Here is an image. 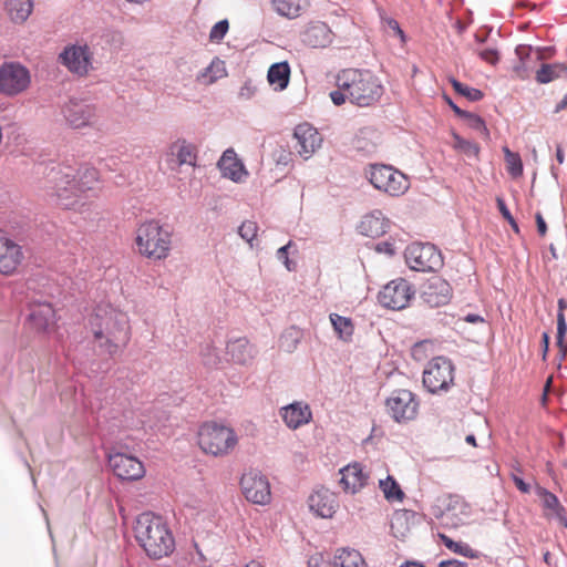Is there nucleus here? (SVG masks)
<instances>
[{
  "label": "nucleus",
  "mask_w": 567,
  "mask_h": 567,
  "mask_svg": "<svg viewBox=\"0 0 567 567\" xmlns=\"http://www.w3.org/2000/svg\"><path fill=\"white\" fill-rule=\"evenodd\" d=\"M109 464L121 480L136 481L144 476L145 470L140 460L123 453L110 455Z\"/></svg>",
  "instance_id": "obj_17"
},
{
  "label": "nucleus",
  "mask_w": 567,
  "mask_h": 567,
  "mask_svg": "<svg viewBox=\"0 0 567 567\" xmlns=\"http://www.w3.org/2000/svg\"><path fill=\"white\" fill-rule=\"evenodd\" d=\"M450 83L452 84L456 93L466 97L471 102L481 101L484 96L481 90L463 84L462 82L457 81L454 78L450 79Z\"/></svg>",
  "instance_id": "obj_42"
},
{
  "label": "nucleus",
  "mask_w": 567,
  "mask_h": 567,
  "mask_svg": "<svg viewBox=\"0 0 567 567\" xmlns=\"http://www.w3.org/2000/svg\"><path fill=\"white\" fill-rule=\"evenodd\" d=\"M257 231L258 226L252 220L244 221L238 229L240 237L249 244H251L252 240L257 237Z\"/></svg>",
  "instance_id": "obj_46"
},
{
  "label": "nucleus",
  "mask_w": 567,
  "mask_h": 567,
  "mask_svg": "<svg viewBox=\"0 0 567 567\" xmlns=\"http://www.w3.org/2000/svg\"><path fill=\"white\" fill-rule=\"evenodd\" d=\"M414 293L411 284L403 278H399L383 287L379 293V301L385 308L401 310L410 305Z\"/></svg>",
  "instance_id": "obj_11"
},
{
  "label": "nucleus",
  "mask_w": 567,
  "mask_h": 567,
  "mask_svg": "<svg viewBox=\"0 0 567 567\" xmlns=\"http://www.w3.org/2000/svg\"><path fill=\"white\" fill-rule=\"evenodd\" d=\"M508 224L511 225L512 229L515 231V233H519V227L516 223V220L514 219V217H512L511 219L507 220Z\"/></svg>",
  "instance_id": "obj_60"
},
{
  "label": "nucleus",
  "mask_w": 567,
  "mask_h": 567,
  "mask_svg": "<svg viewBox=\"0 0 567 567\" xmlns=\"http://www.w3.org/2000/svg\"><path fill=\"white\" fill-rule=\"evenodd\" d=\"M455 368L445 357H435L423 371V384L432 393L447 391L454 384Z\"/></svg>",
  "instance_id": "obj_8"
},
{
  "label": "nucleus",
  "mask_w": 567,
  "mask_h": 567,
  "mask_svg": "<svg viewBox=\"0 0 567 567\" xmlns=\"http://www.w3.org/2000/svg\"><path fill=\"white\" fill-rule=\"evenodd\" d=\"M567 109V94L563 97V100L557 105V111Z\"/></svg>",
  "instance_id": "obj_61"
},
{
  "label": "nucleus",
  "mask_w": 567,
  "mask_h": 567,
  "mask_svg": "<svg viewBox=\"0 0 567 567\" xmlns=\"http://www.w3.org/2000/svg\"><path fill=\"white\" fill-rule=\"evenodd\" d=\"M61 63L78 75H86L91 68V52L87 45H68L60 53Z\"/></svg>",
  "instance_id": "obj_16"
},
{
  "label": "nucleus",
  "mask_w": 567,
  "mask_h": 567,
  "mask_svg": "<svg viewBox=\"0 0 567 567\" xmlns=\"http://www.w3.org/2000/svg\"><path fill=\"white\" fill-rule=\"evenodd\" d=\"M465 441H466V443L471 444L474 447L477 445L476 444V439H475V436L473 434L467 435Z\"/></svg>",
  "instance_id": "obj_63"
},
{
  "label": "nucleus",
  "mask_w": 567,
  "mask_h": 567,
  "mask_svg": "<svg viewBox=\"0 0 567 567\" xmlns=\"http://www.w3.org/2000/svg\"><path fill=\"white\" fill-rule=\"evenodd\" d=\"M135 539L146 556L157 560L175 550V537L168 523L159 515L145 512L138 515L134 526Z\"/></svg>",
  "instance_id": "obj_4"
},
{
  "label": "nucleus",
  "mask_w": 567,
  "mask_h": 567,
  "mask_svg": "<svg viewBox=\"0 0 567 567\" xmlns=\"http://www.w3.org/2000/svg\"><path fill=\"white\" fill-rule=\"evenodd\" d=\"M558 313H557V346L563 344L567 333V323L564 311L567 309V301L564 298L558 300Z\"/></svg>",
  "instance_id": "obj_44"
},
{
  "label": "nucleus",
  "mask_w": 567,
  "mask_h": 567,
  "mask_svg": "<svg viewBox=\"0 0 567 567\" xmlns=\"http://www.w3.org/2000/svg\"><path fill=\"white\" fill-rule=\"evenodd\" d=\"M452 297V289L450 284L440 278H431L424 286L422 291V299L430 307H441L449 303Z\"/></svg>",
  "instance_id": "obj_21"
},
{
  "label": "nucleus",
  "mask_w": 567,
  "mask_h": 567,
  "mask_svg": "<svg viewBox=\"0 0 567 567\" xmlns=\"http://www.w3.org/2000/svg\"><path fill=\"white\" fill-rule=\"evenodd\" d=\"M440 538L444 546L451 551L464 557H474L473 549L467 544L462 542H454L452 538L444 534H440Z\"/></svg>",
  "instance_id": "obj_43"
},
{
  "label": "nucleus",
  "mask_w": 567,
  "mask_h": 567,
  "mask_svg": "<svg viewBox=\"0 0 567 567\" xmlns=\"http://www.w3.org/2000/svg\"><path fill=\"white\" fill-rule=\"evenodd\" d=\"M470 512V505L461 497H451L446 509L442 514V523L447 527L456 528L465 523Z\"/></svg>",
  "instance_id": "obj_27"
},
{
  "label": "nucleus",
  "mask_w": 567,
  "mask_h": 567,
  "mask_svg": "<svg viewBox=\"0 0 567 567\" xmlns=\"http://www.w3.org/2000/svg\"><path fill=\"white\" fill-rule=\"evenodd\" d=\"M564 75L567 76V65L561 63L543 64L536 72V81L546 84Z\"/></svg>",
  "instance_id": "obj_36"
},
{
  "label": "nucleus",
  "mask_w": 567,
  "mask_h": 567,
  "mask_svg": "<svg viewBox=\"0 0 567 567\" xmlns=\"http://www.w3.org/2000/svg\"><path fill=\"white\" fill-rule=\"evenodd\" d=\"M227 75L225 62L214 59L212 63L197 75V82L203 85H210Z\"/></svg>",
  "instance_id": "obj_34"
},
{
  "label": "nucleus",
  "mask_w": 567,
  "mask_h": 567,
  "mask_svg": "<svg viewBox=\"0 0 567 567\" xmlns=\"http://www.w3.org/2000/svg\"><path fill=\"white\" fill-rule=\"evenodd\" d=\"M504 158L508 174L514 177L523 175V162L518 153L512 152L507 146L503 147Z\"/></svg>",
  "instance_id": "obj_39"
},
{
  "label": "nucleus",
  "mask_w": 567,
  "mask_h": 567,
  "mask_svg": "<svg viewBox=\"0 0 567 567\" xmlns=\"http://www.w3.org/2000/svg\"><path fill=\"white\" fill-rule=\"evenodd\" d=\"M293 137L296 140V151L306 159L316 152L322 141L319 132L307 123L296 127Z\"/></svg>",
  "instance_id": "obj_20"
},
{
  "label": "nucleus",
  "mask_w": 567,
  "mask_h": 567,
  "mask_svg": "<svg viewBox=\"0 0 567 567\" xmlns=\"http://www.w3.org/2000/svg\"><path fill=\"white\" fill-rule=\"evenodd\" d=\"M301 41L311 48H326L333 41V32L322 21L308 22L300 32Z\"/></svg>",
  "instance_id": "obj_18"
},
{
  "label": "nucleus",
  "mask_w": 567,
  "mask_h": 567,
  "mask_svg": "<svg viewBox=\"0 0 567 567\" xmlns=\"http://www.w3.org/2000/svg\"><path fill=\"white\" fill-rule=\"evenodd\" d=\"M287 336L285 334L281 339V347H284L287 351H292L295 348H296V340L291 343V344H287L286 346V342H287Z\"/></svg>",
  "instance_id": "obj_59"
},
{
  "label": "nucleus",
  "mask_w": 567,
  "mask_h": 567,
  "mask_svg": "<svg viewBox=\"0 0 567 567\" xmlns=\"http://www.w3.org/2000/svg\"><path fill=\"white\" fill-rule=\"evenodd\" d=\"M382 22L384 23V25L386 28H389L394 34L399 35L402 40V42H405V35H404V32L403 30L400 28V24L399 22L393 19V18H389V17H383L382 18Z\"/></svg>",
  "instance_id": "obj_48"
},
{
  "label": "nucleus",
  "mask_w": 567,
  "mask_h": 567,
  "mask_svg": "<svg viewBox=\"0 0 567 567\" xmlns=\"http://www.w3.org/2000/svg\"><path fill=\"white\" fill-rule=\"evenodd\" d=\"M334 567H368L360 551L349 548H340L333 557Z\"/></svg>",
  "instance_id": "obj_33"
},
{
  "label": "nucleus",
  "mask_w": 567,
  "mask_h": 567,
  "mask_svg": "<svg viewBox=\"0 0 567 567\" xmlns=\"http://www.w3.org/2000/svg\"><path fill=\"white\" fill-rule=\"evenodd\" d=\"M496 203H497V207H498L499 213L502 214V216H503L506 220L511 219L513 216H512L511 212L508 210V208H507V206H506V204H505L504 199H503V198H501V197H497V198H496Z\"/></svg>",
  "instance_id": "obj_54"
},
{
  "label": "nucleus",
  "mask_w": 567,
  "mask_h": 567,
  "mask_svg": "<svg viewBox=\"0 0 567 567\" xmlns=\"http://www.w3.org/2000/svg\"><path fill=\"white\" fill-rule=\"evenodd\" d=\"M229 28L227 20L217 22L210 30L209 39L213 42H219L227 33Z\"/></svg>",
  "instance_id": "obj_47"
},
{
  "label": "nucleus",
  "mask_w": 567,
  "mask_h": 567,
  "mask_svg": "<svg viewBox=\"0 0 567 567\" xmlns=\"http://www.w3.org/2000/svg\"><path fill=\"white\" fill-rule=\"evenodd\" d=\"M66 122L74 128H82L92 124L95 117V107L83 102L68 103L63 110Z\"/></svg>",
  "instance_id": "obj_24"
},
{
  "label": "nucleus",
  "mask_w": 567,
  "mask_h": 567,
  "mask_svg": "<svg viewBox=\"0 0 567 567\" xmlns=\"http://www.w3.org/2000/svg\"><path fill=\"white\" fill-rule=\"evenodd\" d=\"M478 55L483 61H485L492 65H495L499 60L497 50H495L493 48H487V49L480 51Z\"/></svg>",
  "instance_id": "obj_49"
},
{
  "label": "nucleus",
  "mask_w": 567,
  "mask_h": 567,
  "mask_svg": "<svg viewBox=\"0 0 567 567\" xmlns=\"http://www.w3.org/2000/svg\"><path fill=\"white\" fill-rule=\"evenodd\" d=\"M556 159L558 164H563L565 162V153L560 145L556 147Z\"/></svg>",
  "instance_id": "obj_58"
},
{
  "label": "nucleus",
  "mask_w": 567,
  "mask_h": 567,
  "mask_svg": "<svg viewBox=\"0 0 567 567\" xmlns=\"http://www.w3.org/2000/svg\"><path fill=\"white\" fill-rule=\"evenodd\" d=\"M536 225H537V231L539 236L544 237L547 234V225L545 223V219L540 213H537L535 215Z\"/></svg>",
  "instance_id": "obj_53"
},
{
  "label": "nucleus",
  "mask_w": 567,
  "mask_h": 567,
  "mask_svg": "<svg viewBox=\"0 0 567 567\" xmlns=\"http://www.w3.org/2000/svg\"><path fill=\"white\" fill-rule=\"evenodd\" d=\"M388 227L389 220L380 210H375L361 219L358 230L363 236L377 238L384 235Z\"/></svg>",
  "instance_id": "obj_30"
},
{
  "label": "nucleus",
  "mask_w": 567,
  "mask_h": 567,
  "mask_svg": "<svg viewBox=\"0 0 567 567\" xmlns=\"http://www.w3.org/2000/svg\"><path fill=\"white\" fill-rule=\"evenodd\" d=\"M367 176L374 188L390 196L403 195L410 187L408 177L390 165H370Z\"/></svg>",
  "instance_id": "obj_7"
},
{
  "label": "nucleus",
  "mask_w": 567,
  "mask_h": 567,
  "mask_svg": "<svg viewBox=\"0 0 567 567\" xmlns=\"http://www.w3.org/2000/svg\"><path fill=\"white\" fill-rule=\"evenodd\" d=\"M378 134L375 131L370 128H363L355 137V147L359 151L370 153L374 151L377 146Z\"/></svg>",
  "instance_id": "obj_40"
},
{
  "label": "nucleus",
  "mask_w": 567,
  "mask_h": 567,
  "mask_svg": "<svg viewBox=\"0 0 567 567\" xmlns=\"http://www.w3.org/2000/svg\"><path fill=\"white\" fill-rule=\"evenodd\" d=\"M339 474V484L346 493L355 494L368 484L369 474L364 472L359 462L350 463L340 468Z\"/></svg>",
  "instance_id": "obj_19"
},
{
  "label": "nucleus",
  "mask_w": 567,
  "mask_h": 567,
  "mask_svg": "<svg viewBox=\"0 0 567 567\" xmlns=\"http://www.w3.org/2000/svg\"><path fill=\"white\" fill-rule=\"evenodd\" d=\"M134 245L142 257L161 261L171 254L172 234L158 220H145L135 229Z\"/></svg>",
  "instance_id": "obj_5"
},
{
  "label": "nucleus",
  "mask_w": 567,
  "mask_h": 567,
  "mask_svg": "<svg viewBox=\"0 0 567 567\" xmlns=\"http://www.w3.org/2000/svg\"><path fill=\"white\" fill-rule=\"evenodd\" d=\"M240 487L245 498L254 504L267 505L271 501L268 478L257 472H248L241 476Z\"/></svg>",
  "instance_id": "obj_14"
},
{
  "label": "nucleus",
  "mask_w": 567,
  "mask_h": 567,
  "mask_svg": "<svg viewBox=\"0 0 567 567\" xmlns=\"http://www.w3.org/2000/svg\"><path fill=\"white\" fill-rule=\"evenodd\" d=\"M280 413L286 425L292 430L308 424L312 419L310 406L302 402H295L284 406Z\"/></svg>",
  "instance_id": "obj_26"
},
{
  "label": "nucleus",
  "mask_w": 567,
  "mask_h": 567,
  "mask_svg": "<svg viewBox=\"0 0 567 567\" xmlns=\"http://www.w3.org/2000/svg\"><path fill=\"white\" fill-rule=\"evenodd\" d=\"M310 0H270L271 10L286 19H297L309 10Z\"/></svg>",
  "instance_id": "obj_31"
},
{
  "label": "nucleus",
  "mask_w": 567,
  "mask_h": 567,
  "mask_svg": "<svg viewBox=\"0 0 567 567\" xmlns=\"http://www.w3.org/2000/svg\"><path fill=\"white\" fill-rule=\"evenodd\" d=\"M290 246L291 241L277 250V258L284 262V265L289 271L293 270V264L290 261L288 257V249L290 248Z\"/></svg>",
  "instance_id": "obj_50"
},
{
  "label": "nucleus",
  "mask_w": 567,
  "mask_h": 567,
  "mask_svg": "<svg viewBox=\"0 0 567 567\" xmlns=\"http://www.w3.org/2000/svg\"><path fill=\"white\" fill-rule=\"evenodd\" d=\"M447 103L449 105L452 107V110L454 111V113L460 116V117H463L466 113V111H463L461 110L457 105H455L450 99H447Z\"/></svg>",
  "instance_id": "obj_57"
},
{
  "label": "nucleus",
  "mask_w": 567,
  "mask_h": 567,
  "mask_svg": "<svg viewBox=\"0 0 567 567\" xmlns=\"http://www.w3.org/2000/svg\"><path fill=\"white\" fill-rule=\"evenodd\" d=\"M384 94L381 79L368 69L348 68L336 75V90L330 92V99L337 106L346 102L358 107L377 105Z\"/></svg>",
  "instance_id": "obj_2"
},
{
  "label": "nucleus",
  "mask_w": 567,
  "mask_h": 567,
  "mask_svg": "<svg viewBox=\"0 0 567 567\" xmlns=\"http://www.w3.org/2000/svg\"><path fill=\"white\" fill-rule=\"evenodd\" d=\"M198 159L197 146L184 138L171 143L165 153V162L172 172L178 173L183 165L196 167Z\"/></svg>",
  "instance_id": "obj_13"
},
{
  "label": "nucleus",
  "mask_w": 567,
  "mask_h": 567,
  "mask_svg": "<svg viewBox=\"0 0 567 567\" xmlns=\"http://www.w3.org/2000/svg\"><path fill=\"white\" fill-rule=\"evenodd\" d=\"M267 80L276 91H284L290 80V66L288 62H278L272 64L267 73Z\"/></svg>",
  "instance_id": "obj_32"
},
{
  "label": "nucleus",
  "mask_w": 567,
  "mask_h": 567,
  "mask_svg": "<svg viewBox=\"0 0 567 567\" xmlns=\"http://www.w3.org/2000/svg\"><path fill=\"white\" fill-rule=\"evenodd\" d=\"M404 256L406 264L415 271H436L443 266L441 251L429 243L411 244Z\"/></svg>",
  "instance_id": "obj_9"
},
{
  "label": "nucleus",
  "mask_w": 567,
  "mask_h": 567,
  "mask_svg": "<svg viewBox=\"0 0 567 567\" xmlns=\"http://www.w3.org/2000/svg\"><path fill=\"white\" fill-rule=\"evenodd\" d=\"M33 3L31 0H6V9L14 22H23L31 14Z\"/></svg>",
  "instance_id": "obj_35"
},
{
  "label": "nucleus",
  "mask_w": 567,
  "mask_h": 567,
  "mask_svg": "<svg viewBox=\"0 0 567 567\" xmlns=\"http://www.w3.org/2000/svg\"><path fill=\"white\" fill-rule=\"evenodd\" d=\"M94 340L107 353H116L131 339L127 315L111 305H100L89 320Z\"/></svg>",
  "instance_id": "obj_3"
},
{
  "label": "nucleus",
  "mask_w": 567,
  "mask_h": 567,
  "mask_svg": "<svg viewBox=\"0 0 567 567\" xmlns=\"http://www.w3.org/2000/svg\"><path fill=\"white\" fill-rule=\"evenodd\" d=\"M542 343H543V360H546V357L548 353V347H549V336L547 332L543 333Z\"/></svg>",
  "instance_id": "obj_56"
},
{
  "label": "nucleus",
  "mask_w": 567,
  "mask_h": 567,
  "mask_svg": "<svg viewBox=\"0 0 567 567\" xmlns=\"http://www.w3.org/2000/svg\"><path fill=\"white\" fill-rule=\"evenodd\" d=\"M439 567H468L466 563L456 559L441 561Z\"/></svg>",
  "instance_id": "obj_55"
},
{
  "label": "nucleus",
  "mask_w": 567,
  "mask_h": 567,
  "mask_svg": "<svg viewBox=\"0 0 567 567\" xmlns=\"http://www.w3.org/2000/svg\"><path fill=\"white\" fill-rule=\"evenodd\" d=\"M388 413L395 422H408L413 420L419 410V402L415 394L410 390H394L385 401Z\"/></svg>",
  "instance_id": "obj_10"
},
{
  "label": "nucleus",
  "mask_w": 567,
  "mask_h": 567,
  "mask_svg": "<svg viewBox=\"0 0 567 567\" xmlns=\"http://www.w3.org/2000/svg\"><path fill=\"white\" fill-rule=\"evenodd\" d=\"M226 350L230 358L229 360L241 365L250 363L256 355L255 347L246 338L229 341Z\"/></svg>",
  "instance_id": "obj_29"
},
{
  "label": "nucleus",
  "mask_w": 567,
  "mask_h": 567,
  "mask_svg": "<svg viewBox=\"0 0 567 567\" xmlns=\"http://www.w3.org/2000/svg\"><path fill=\"white\" fill-rule=\"evenodd\" d=\"M239 442L235 430L216 421L204 422L197 431V444L203 453L214 457L230 455Z\"/></svg>",
  "instance_id": "obj_6"
},
{
  "label": "nucleus",
  "mask_w": 567,
  "mask_h": 567,
  "mask_svg": "<svg viewBox=\"0 0 567 567\" xmlns=\"http://www.w3.org/2000/svg\"><path fill=\"white\" fill-rule=\"evenodd\" d=\"M466 321H468V322H476V321H483V319L480 316H476V315H468L466 317Z\"/></svg>",
  "instance_id": "obj_62"
},
{
  "label": "nucleus",
  "mask_w": 567,
  "mask_h": 567,
  "mask_svg": "<svg viewBox=\"0 0 567 567\" xmlns=\"http://www.w3.org/2000/svg\"><path fill=\"white\" fill-rule=\"evenodd\" d=\"M375 250L378 252H384L386 255H394L395 254V248H394V245L392 243H389V241H382V243H379L375 245Z\"/></svg>",
  "instance_id": "obj_51"
},
{
  "label": "nucleus",
  "mask_w": 567,
  "mask_h": 567,
  "mask_svg": "<svg viewBox=\"0 0 567 567\" xmlns=\"http://www.w3.org/2000/svg\"><path fill=\"white\" fill-rule=\"evenodd\" d=\"M218 167L224 177L234 182H240L248 175L243 162L233 148H228L223 153L218 161Z\"/></svg>",
  "instance_id": "obj_28"
},
{
  "label": "nucleus",
  "mask_w": 567,
  "mask_h": 567,
  "mask_svg": "<svg viewBox=\"0 0 567 567\" xmlns=\"http://www.w3.org/2000/svg\"><path fill=\"white\" fill-rule=\"evenodd\" d=\"M29 320L33 329L39 332L51 331L56 323L55 310L51 303L39 302L31 307Z\"/></svg>",
  "instance_id": "obj_25"
},
{
  "label": "nucleus",
  "mask_w": 567,
  "mask_h": 567,
  "mask_svg": "<svg viewBox=\"0 0 567 567\" xmlns=\"http://www.w3.org/2000/svg\"><path fill=\"white\" fill-rule=\"evenodd\" d=\"M512 480L517 487V489L524 494L529 493L530 487L527 483L524 482V480L517 475H512Z\"/></svg>",
  "instance_id": "obj_52"
},
{
  "label": "nucleus",
  "mask_w": 567,
  "mask_h": 567,
  "mask_svg": "<svg viewBox=\"0 0 567 567\" xmlns=\"http://www.w3.org/2000/svg\"><path fill=\"white\" fill-rule=\"evenodd\" d=\"M30 85L29 71L19 63H4L0 66V93L13 96Z\"/></svg>",
  "instance_id": "obj_12"
},
{
  "label": "nucleus",
  "mask_w": 567,
  "mask_h": 567,
  "mask_svg": "<svg viewBox=\"0 0 567 567\" xmlns=\"http://www.w3.org/2000/svg\"><path fill=\"white\" fill-rule=\"evenodd\" d=\"M379 487L383 492L384 497L390 502H402L404 493L398 482L392 476H386L384 480L379 481Z\"/></svg>",
  "instance_id": "obj_38"
},
{
  "label": "nucleus",
  "mask_w": 567,
  "mask_h": 567,
  "mask_svg": "<svg viewBox=\"0 0 567 567\" xmlns=\"http://www.w3.org/2000/svg\"><path fill=\"white\" fill-rule=\"evenodd\" d=\"M535 493L539 497L542 502V507L544 511V516L548 519H556L558 524L566 528L567 527V515L566 509L561 505L558 497L546 489L543 486L537 485L535 487Z\"/></svg>",
  "instance_id": "obj_22"
},
{
  "label": "nucleus",
  "mask_w": 567,
  "mask_h": 567,
  "mask_svg": "<svg viewBox=\"0 0 567 567\" xmlns=\"http://www.w3.org/2000/svg\"><path fill=\"white\" fill-rule=\"evenodd\" d=\"M245 567H265V566H262L260 563H258L256 560H251Z\"/></svg>",
  "instance_id": "obj_64"
},
{
  "label": "nucleus",
  "mask_w": 567,
  "mask_h": 567,
  "mask_svg": "<svg viewBox=\"0 0 567 567\" xmlns=\"http://www.w3.org/2000/svg\"><path fill=\"white\" fill-rule=\"evenodd\" d=\"M462 118L466 122L468 127L477 131L481 134V136H483L486 140L489 138V131L484 120L480 115L466 112Z\"/></svg>",
  "instance_id": "obj_45"
},
{
  "label": "nucleus",
  "mask_w": 567,
  "mask_h": 567,
  "mask_svg": "<svg viewBox=\"0 0 567 567\" xmlns=\"http://www.w3.org/2000/svg\"><path fill=\"white\" fill-rule=\"evenodd\" d=\"M309 507L317 516L330 518L339 507L338 496L327 488L317 489L309 497Z\"/></svg>",
  "instance_id": "obj_23"
},
{
  "label": "nucleus",
  "mask_w": 567,
  "mask_h": 567,
  "mask_svg": "<svg viewBox=\"0 0 567 567\" xmlns=\"http://www.w3.org/2000/svg\"><path fill=\"white\" fill-rule=\"evenodd\" d=\"M329 318L338 337L343 341L351 340L354 332V324L352 320L348 317H342L337 313H331Z\"/></svg>",
  "instance_id": "obj_37"
},
{
  "label": "nucleus",
  "mask_w": 567,
  "mask_h": 567,
  "mask_svg": "<svg viewBox=\"0 0 567 567\" xmlns=\"http://www.w3.org/2000/svg\"><path fill=\"white\" fill-rule=\"evenodd\" d=\"M452 136H453V148L455 151L461 152L468 157H475V158L478 157L480 146L477 143L465 140L456 133H453Z\"/></svg>",
  "instance_id": "obj_41"
},
{
  "label": "nucleus",
  "mask_w": 567,
  "mask_h": 567,
  "mask_svg": "<svg viewBox=\"0 0 567 567\" xmlns=\"http://www.w3.org/2000/svg\"><path fill=\"white\" fill-rule=\"evenodd\" d=\"M99 184L100 172L89 164L78 167L58 165L48 172L44 190L58 207L91 216L95 213L96 205L84 198L87 193L95 192Z\"/></svg>",
  "instance_id": "obj_1"
},
{
  "label": "nucleus",
  "mask_w": 567,
  "mask_h": 567,
  "mask_svg": "<svg viewBox=\"0 0 567 567\" xmlns=\"http://www.w3.org/2000/svg\"><path fill=\"white\" fill-rule=\"evenodd\" d=\"M23 259L22 247L0 231V275L13 276Z\"/></svg>",
  "instance_id": "obj_15"
}]
</instances>
